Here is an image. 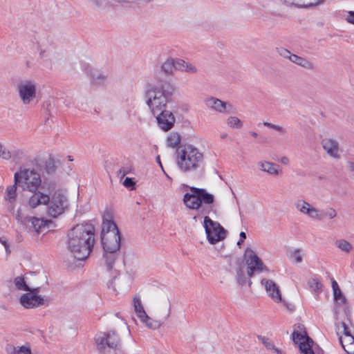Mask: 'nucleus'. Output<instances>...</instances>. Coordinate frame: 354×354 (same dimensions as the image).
Wrapping results in <instances>:
<instances>
[{
	"mask_svg": "<svg viewBox=\"0 0 354 354\" xmlns=\"http://www.w3.org/2000/svg\"><path fill=\"white\" fill-rule=\"evenodd\" d=\"M67 248L77 260L86 259L94 245V227L91 224H79L68 234Z\"/></svg>",
	"mask_w": 354,
	"mask_h": 354,
	"instance_id": "1",
	"label": "nucleus"
},
{
	"mask_svg": "<svg viewBox=\"0 0 354 354\" xmlns=\"http://www.w3.org/2000/svg\"><path fill=\"white\" fill-rule=\"evenodd\" d=\"M176 164L183 173H194L205 164L203 153L192 145L180 146L176 151Z\"/></svg>",
	"mask_w": 354,
	"mask_h": 354,
	"instance_id": "2",
	"label": "nucleus"
},
{
	"mask_svg": "<svg viewBox=\"0 0 354 354\" xmlns=\"http://www.w3.org/2000/svg\"><path fill=\"white\" fill-rule=\"evenodd\" d=\"M173 88L167 84L153 85L147 89L145 97L146 103L153 114L160 113L171 101Z\"/></svg>",
	"mask_w": 354,
	"mask_h": 354,
	"instance_id": "3",
	"label": "nucleus"
},
{
	"mask_svg": "<svg viewBox=\"0 0 354 354\" xmlns=\"http://www.w3.org/2000/svg\"><path fill=\"white\" fill-rule=\"evenodd\" d=\"M191 193H186L183 196V203L185 205L190 209L198 210L202 214L209 213V209L203 206V203L205 205L213 203L214 197L212 194L208 193L205 189L191 187Z\"/></svg>",
	"mask_w": 354,
	"mask_h": 354,
	"instance_id": "4",
	"label": "nucleus"
},
{
	"mask_svg": "<svg viewBox=\"0 0 354 354\" xmlns=\"http://www.w3.org/2000/svg\"><path fill=\"white\" fill-rule=\"evenodd\" d=\"M121 236L116 224L104 219L102 228V243L104 252L117 253L120 248Z\"/></svg>",
	"mask_w": 354,
	"mask_h": 354,
	"instance_id": "5",
	"label": "nucleus"
},
{
	"mask_svg": "<svg viewBox=\"0 0 354 354\" xmlns=\"http://www.w3.org/2000/svg\"><path fill=\"white\" fill-rule=\"evenodd\" d=\"M14 181L24 190L35 193L41 186L40 174L34 169L20 168L14 175Z\"/></svg>",
	"mask_w": 354,
	"mask_h": 354,
	"instance_id": "6",
	"label": "nucleus"
},
{
	"mask_svg": "<svg viewBox=\"0 0 354 354\" xmlns=\"http://www.w3.org/2000/svg\"><path fill=\"white\" fill-rule=\"evenodd\" d=\"M95 341L101 354H123L120 339L113 330L99 335Z\"/></svg>",
	"mask_w": 354,
	"mask_h": 354,
	"instance_id": "7",
	"label": "nucleus"
},
{
	"mask_svg": "<svg viewBox=\"0 0 354 354\" xmlns=\"http://www.w3.org/2000/svg\"><path fill=\"white\" fill-rule=\"evenodd\" d=\"M48 214L53 218H57L64 214L69 208V201L66 192L63 189H57L49 196L48 201Z\"/></svg>",
	"mask_w": 354,
	"mask_h": 354,
	"instance_id": "8",
	"label": "nucleus"
},
{
	"mask_svg": "<svg viewBox=\"0 0 354 354\" xmlns=\"http://www.w3.org/2000/svg\"><path fill=\"white\" fill-rule=\"evenodd\" d=\"M17 91L19 97L24 106L32 107L37 103V84L35 81H21L17 84Z\"/></svg>",
	"mask_w": 354,
	"mask_h": 354,
	"instance_id": "9",
	"label": "nucleus"
},
{
	"mask_svg": "<svg viewBox=\"0 0 354 354\" xmlns=\"http://www.w3.org/2000/svg\"><path fill=\"white\" fill-rule=\"evenodd\" d=\"M203 225L207 240L211 244H214L225 239V231L218 222L212 221L208 216H205Z\"/></svg>",
	"mask_w": 354,
	"mask_h": 354,
	"instance_id": "10",
	"label": "nucleus"
},
{
	"mask_svg": "<svg viewBox=\"0 0 354 354\" xmlns=\"http://www.w3.org/2000/svg\"><path fill=\"white\" fill-rule=\"evenodd\" d=\"M151 313L155 318L165 322L171 314V304L167 297L156 300L151 306Z\"/></svg>",
	"mask_w": 354,
	"mask_h": 354,
	"instance_id": "11",
	"label": "nucleus"
},
{
	"mask_svg": "<svg viewBox=\"0 0 354 354\" xmlns=\"http://www.w3.org/2000/svg\"><path fill=\"white\" fill-rule=\"evenodd\" d=\"M245 260L247 265V273L250 277L254 274L261 273L263 270H266L262 261L250 248L245 250Z\"/></svg>",
	"mask_w": 354,
	"mask_h": 354,
	"instance_id": "12",
	"label": "nucleus"
},
{
	"mask_svg": "<svg viewBox=\"0 0 354 354\" xmlns=\"http://www.w3.org/2000/svg\"><path fill=\"white\" fill-rule=\"evenodd\" d=\"M39 288H34L28 293L23 294L19 299V303L25 308H34L44 304V299L38 295Z\"/></svg>",
	"mask_w": 354,
	"mask_h": 354,
	"instance_id": "13",
	"label": "nucleus"
},
{
	"mask_svg": "<svg viewBox=\"0 0 354 354\" xmlns=\"http://www.w3.org/2000/svg\"><path fill=\"white\" fill-rule=\"evenodd\" d=\"M295 207L301 214L306 215L313 220L320 221L324 219L322 211L304 199L297 200L295 203Z\"/></svg>",
	"mask_w": 354,
	"mask_h": 354,
	"instance_id": "14",
	"label": "nucleus"
},
{
	"mask_svg": "<svg viewBox=\"0 0 354 354\" xmlns=\"http://www.w3.org/2000/svg\"><path fill=\"white\" fill-rule=\"evenodd\" d=\"M261 284L264 286L268 296L275 302H282L287 308L292 310L291 305L288 304L285 301L282 300L281 291L279 286L274 281L271 279H262Z\"/></svg>",
	"mask_w": 354,
	"mask_h": 354,
	"instance_id": "15",
	"label": "nucleus"
},
{
	"mask_svg": "<svg viewBox=\"0 0 354 354\" xmlns=\"http://www.w3.org/2000/svg\"><path fill=\"white\" fill-rule=\"evenodd\" d=\"M332 288L335 301L334 310L335 313H337V311L342 308L345 313V315L348 316L349 313V309L346 304V299L342 294L337 281L334 279L332 280Z\"/></svg>",
	"mask_w": 354,
	"mask_h": 354,
	"instance_id": "16",
	"label": "nucleus"
},
{
	"mask_svg": "<svg viewBox=\"0 0 354 354\" xmlns=\"http://www.w3.org/2000/svg\"><path fill=\"white\" fill-rule=\"evenodd\" d=\"M155 116L158 124L162 130L168 131L174 127L176 119L170 111H161L160 113H156Z\"/></svg>",
	"mask_w": 354,
	"mask_h": 354,
	"instance_id": "17",
	"label": "nucleus"
},
{
	"mask_svg": "<svg viewBox=\"0 0 354 354\" xmlns=\"http://www.w3.org/2000/svg\"><path fill=\"white\" fill-rule=\"evenodd\" d=\"M322 146L330 158L337 160L341 158L339 144L337 140L326 138L322 140Z\"/></svg>",
	"mask_w": 354,
	"mask_h": 354,
	"instance_id": "18",
	"label": "nucleus"
},
{
	"mask_svg": "<svg viewBox=\"0 0 354 354\" xmlns=\"http://www.w3.org/2000/svg\"><path fill=\"white\" fill-rule=\"evenodd\" d=\"M292 339L295 344H299V349L303 354L314 353L312 350V344L313 342L306 335H303L295 330L292 333Z\"/></svg>",
	"mask_w": 354,
	"mask_h": 354,
	"instance_id": "19",
	"label": "nucleus"
},
{
	"mask_svg": "<svg viewBox=\"0 0 354 354\" xmlns=\"http://www.w3.org/2000/svg\"><path fill=\"white\" fill-rule=\"evenodd\" d=\"M49 220L32 216L27 220V228L29 232L39 234L50 223Z\"/></svg>",
	"mask_w": 354,
	"mask_h": 354,
	"instance_id": "20",
	"label": "nucleus"
},
{
	"mask_svg": "<svg viewBox=\"0 0 354 354\" xmlns=\"http://www.w3.org/2000/svg\"><path fill=\"white\" fill-rule=\"evenodd\" d=\"M257 167L261 171H263L270 176H279L282 174V171L280 169L279 165L268 161V160H260L257 162Z\"/></svg>",
	"mask_w": 354,
	"mask_h": 354,
	"instance_id": "21",
	"label": "nucleus"
},
{
	"mask_svg": "<svg viewBox=\"0 0 354 354\" xmlns=\"http://www.w3.org/2000/svg\"><path fill=\"white\" fill-rule=\"evenodd\" d=\"M205 104L207 107L219 113H230V110L228 109V108L232 107L230 104H227L226 102L215 97H209L207 99L205 100Z\"/></svg>",
	"mask_w": 354,
	"mask_h": 354,
	"instance_id": "22",
	"label": "nucleus"
},
{
	"mask_svg": "<svg viewBox=\"0 0 354 354\" xmlns=\"http://www.w3.org/2000/svg\"><path fill=\"white\" fill-rule=\"evenodd\" d=\"M49 201V196L41 192L35 193L29 199V205L31 208H35L39 205H47Z\"/></svg>",
	"mask_w": 354,
	"mask_h": 354,
	"instance_id": "23",
	"label": "nucleus"
},
{
	"mask_svg": "<svg viewBox=\"0 0 354 354\" xmlns=\"http://www.w3.org/2000/svg\"><path fill=\"white\" fill-rule=\"evenodd\" d=\"M339 342L348 354H354V337L352 335L340 336Z\"/></svg>",
	"mask_w": 354,
	"mask_h": 354,
	"instance_id": "24",
	"label": "nucleus"
},
{
	"mask_svg": "<svg viewBox=\"0 0 354 354\" xmlns=\"http://www.w3.org/2000/svg\"><path fill=\"white\" fill-rule=\"evenodd\" d=\"M17 185H18V183H16L14 181L13 185H10L7 187L5 194H4L5 200L6 201H8L11 205H12L17 200Z\"/></svg>",
	"mask_w": 354,
	"mask_h": 354,
	"instance_id": "25",
	"label": "nucleus"
},
{
	"mask_svg": "<svg viewBox=\"0 0 354 354\" xmlns=\"http://www.w3.org/2000/svg\"><path fill=\"white\" fill-rule=\"evenodd\" d=\"M192 66V64L178 57H168L162 66Z\"/></svg>",
	"mask_w": 354,
	"mask_h": 354,
	"instance_id": "26",
	"label": "nucleus"
},
{
	"mask_svg": "<svg viewBox=\"0 0 354 354\" xmlns=\"http://www.w3.org/2000/svg\"><path fill=\"white\" fill-rule=\"evenodd\" d=\"M259 339H261L262 344L265 346L266 349L273 354H283V351L277 348L274 342L269 338L265 337H260Z\"/></svg>",
	"mask_w": 354,
	"mask_h": 354,
	"instance_id": "27",
	"label": "nucleus"
},
{
	"mask_svg": "<svg viewBox=\"0 0 354 354\" xmlns=\"http://www.w3.org/2000/svg\"><path fill=\"white\" fill-rule=\"evenodd\" d=\"M87 73H89L91 81L95 84H102L106 79L98 68H91Z\"/></svg>",
	"mask_w": 354,
	"mask_h": 354,
	"instance_id": "28",
	"label": "nucleus"
},
{
	"mask_svg": "<svg viewBox=\"0 0 354 354\" xmlns=\"http://www.w3.org/2000/svg\"><path fill=\"white\" fill-rule=\"evenodd\" d=\"M133 307L135 313L140 319L141 318H147V313L144 310L139 296H135L133 297Z\"/></svg>",
	"mask_w": 354,
	"mask_h": 354,
	"instance_id": "29",
	"label": "nucleus"
},
{
	"mask_svg": "<svg viewBox=\"0 0 354 354\" xmlns=\"http://www.w3.org/2000/svg\"><path fill=\"white\" fill-rule=\"evenodd\" d=\"M181 141V136L177 132H171L167 136V145L171 148H175L179 145Z\"/></svg>",
	"mask_w": 354,
	"mask_h": 354,
	"instance_id": "30",
	"label": "nucleus"
},
{
	"mask_svg": "<svg viewBox=\"0 0 354 354\" xmlns=\"http://www.w3.org/2000/svg\"><path fill=\"white\" fill-rule=\"evenodd\" d=\"M142 322L145 324L146 326L149 328L156 329L160 327V326L164 323L160 319L156 318V319H153L151 317H149L147 315V318H141L140 319Z\"/></svg>",
	"mask_w": 354,
	"mask_h": 354,
	"instance_id": "31",
	"label": "nucleus"
},
{
	"mask_svg": "<svg viewBox=\"0 0 354 354\" xmlns=\"http://www.w3.org/2000/svg\"><path fill=\"white\" fill-rule=\"evenodd\" d=\"M335 245L338 249L346 253L351 252L353 249L352 244L344 239H337L335 242Z\"/></svg>",
	"mask_w": 354,
	"mask_h": 354,
	"instance_id": "32",
	"label": "nucleus"
},
{
	"mask_svg": "<svg viewBox=\"0 0 354 354\" xmlns=\"http://www.w3.org/2000/svg\"><path fill=\"white\" fill-rule=\"evenodd\" d=\"M292 63L295 64L299 66H312L313 64L310 62L306 58L292 54L289 59Z\"/></svg>",
	"mask_w": 354,
	"mask_h": 354,
	"instance_id": "33",
	"label": "nucleus"
},
{
	"mask_svg": "<svg viewBox=\"0 0 354 354\" xmlns=\"http://www.w3.org/2000/svg\"><path fill=\"white\" fill-rule=\"evenodd\" d=\"M10 159H12L15 162H18L25 158L26 153L25 150L20 148H14L12 151H10Z\"/></svg>",
	"mask_w": 354,
	"mask_h": 354,
	"instance_id": "34",
	"label": "nucleus"
},
{
	"mask_svg": "<svg viewBox=\"0 0 354 354\" xmlns=\"http://www.w3.org/2000/svg\"><path fill=\"white\" fill-rule=\"evenodd\" d=\"M324 0H298L299 8L315 7L322 3Z\"/></svg>",
	"mask_w": 354,
	"mask_h": 354,
	"instance_id": "35",
	"label": "nucleus"
},
{
	"mask_svg": "<svg viewBox=\"0 0 354 354\" xmlns=\"http://www.w3.org/2000/svg\"><path fill=\"white\" fill-rule=\"evenodd\" d=\"M14 283L15 287L19 290L29 291L32 290V288H29L26 284L24 278L22 277H16L14 280Z\"/></svg>",
	"mask_w": 354,
	"mask_h": 354,
	"instance_id": "36",
	"label": "nucleus"
},
{
	"mask_svg": "<svg viewBox=\"0 0 354 354\" xmlns=\"http://www.w3.org/2000/svg\"><path fill=\"white\" fill-rule=\"evenodd\" d=\"M227 126L232 129H240L242 127V122L236 116H230L227 119Z\"/></svg>",
	"mask_w": 354,
	"mask_h": 354,
	"instance_id": "37",
	"label": "nucleus"
},
{
	"mask_svg": "<svg viewBox=\"0 0 354 354\" xmlns=\"http://www.w3.org/2000/svg\"><path fill=\"white\" fill-rule=\"evenodd\" d=\"M116 253H107L105 252L103 257L105 260L106 266L107 270H111L113 268V266L115 263V260L116 259Z\"/></svg>",
	"mask_w": 354,
	"mask_h": 354,
	"instance_id": "38",
	"label": "nucleus"
},
{
	"mask_svg": "<svg viewBox=\"0 0 354 354\" xmlns=\"http://www.w3.org/2000/svg\"><path fill=\"white\" fill-rule=\"evenodd\" d=\"M337 334L343 333L344 335H351V331L344 322H339L337 326Z\"/></svg>",
	"mask_w": 354,
	"mask_h": 354,
	"instance_id": "39",
	"label": "nucleus"
},
{
	"mask_svg": "<svg viewBox=\"0 0 354 354\" xmlns=\"http://www.w3.org/2000/svg\"><path fill=\"white\" fill-rule=\"evenodd\" d=\"M308 285L310 288L314 291H320L322 288V284L317 279H310L308 281Z\"/></svg>",
	"mask_w": 354,
	"mask_h": 354,
	"instance_id": "40",
	"label": "nucleus"
},
{
	"mask_svg": "<svg viewBox=\"0 0 354 354\" xmlns=\"http://www.w3.org/2000/svg\"><path fill=\"white\" fill-rule=\"evenodd\" d=\"M13 354H32V351L28 346H16L14 347Z\"/></svg>",
	"mask_w": 354,
	"mask_h": 354,
	"instance_id": "41",
	"label": "nucleus"
},
{
	"mask_svg": "<svg viewBox=\"0 0 354 354\" xmlns=\"http://www.w3.org/2000/svg\"><path fill=\"white\" fill-rule=\"evenodd\" d=\"M322 214L324 216V218H328L329 219H333L337 216V212L333 207H328L322 212Z\"/></svg>",
	"mask_w": 354,
	"mask_h": 354,
	"instance_id": "42",
	"label": "nucleus"
},
{
	"mask_svg": "<svg viewBox=\"0 0 354 354\" xmlns=\"http://www.w3.org/2000/svg\"><path fill=\"white\" fill-rule=\"evenodd\" d=\"M0 158L8 160H10V150L8 149L3 145L0 142Z\"/></svg>",
	"mask_w": 354,
	"mask_h": 354,
	"instance_id": "43",
	"label": "nucleus"
},
{
	"mask_svg": "<svg viewBox=\"0 0 354 354\" xmlns=\"http://www.w3.org/2000/svg\"><path fill=\"white\" fill-rule=\"evenodd\" d=\"M276 52L281 57L288 59H290V57L292 55V53L288 49L283 47L276 48Z\"/></svg>",
	"mask_w": 354,
	"mask_h": 354,
	"instance_id": "44",
	"label": "nucleus"
},
{
	"mask_svg": "<svg viewBox=\"0 0 354 354\" xmlns=\"http://www.w3.org/2000/svg\"><path fill=\"white\" fill-rule=\"evenodd\" d=\"M236 274H237V281L241 285H244L246 282V279L244 274V270L243 268H239L236 270Z\"/></svg>",
	"mask_w": 354,
	"mask_h": 354,
	"instance_id": "45",
	"label": "nucleus"
},
{
	"mask_svg": "<svg viewBox=\"0 0 354 354\" xmlns=\"http://www.w3.org/2000/svg\"><path fill=\"white\" fill-rule=\"evenodd\" d=\"M280 1L288 7H296L299 8L298 0H280Z\"/></svg>",
	"mask_w": 354,
	"mask_h": 354,
	"instance_id": "46",
	"label": "nucleus"
},
{
	"mask_svg": "<svg viewBox=\"0 0 354 354\" xmlns=\"http://www.w3.org/2000/svg\"><path fill=\"white\" fill-rule=\"evenodd\" d=\"M291 258H292V261L295 263H301L302 261V255L301 254L299 250L295 251L291 254Z\"/></svg>",
	"mask_w": 354,
	"mask_h": 354,
	"instance_id": "47",
	"label": "nucleus"
},
{
	"mask_svg": "<svg viewBox=\"0 0 354 354\" xmlns=\"http://www.w3.org/2000/svg\"><path fill=\"white\" fill-rule=\"evenodd\" d=\"M135 183L131 178H126L123 182V185L126 187H133Z\"/></svg>",
	"mask_w": 354,
	"mask_h": 354,
	"instance_id": "48",
	"label": "nucleus"
},
{
	"mask_svg": "<svg viewBox=\"0 0 354 354\" xmlns=\"http://www.w3.org/2000/svg\"><path fill=\"white\" fill-rule=\"evenodd\" d=\"M0 243L5 247L6 252L8 254L10 253L9 244L3 237H0Z\"/></svg>",
	"mask_w": 354,
	"mask_h": 354,
	"instance_id": "49",
	"label": "nucleus"
},
{
	"mask_svg": "<svg viewBox=\"0 0 354 354\" xmlns=\"http://www.w3.org/2000/svg\"><path fill=\"white\" fill-rule=\"evenodd\" d=\"M273 130H275L282 134H286L287 133L286 129L281 126H279V125L274 124V127H273Z\"/></svg>",
	"mask_w": 354,
	"mask_h": 354,
	"instance_id": "50",
	"label": "nucleus"
},
{
	"mask_svg": "<svg viewBox=\"0 0 354 354\" xmlns=\"http://www.w3.org/2000/svg\"><path fill=\"white\" fill-rule=\"evenodd\" d=\"M37 50L39 51V55L43 57L46 53L48 52V50L46 48H43L41 44H38Z\"/></svg>",
	"mask_w": 354,
	"mask_h": 354,
	"instance_id": "51",
	"label": "nucleus"
},
{
	"mask_svg": "<svg viewBox=\"0 0 354 354\" xmlns=\"http://www.w3.org/2000/svg\"><path fill=\"white\" fill-rule=\"evenodd\" d=\"M348 22L354 24V11H349L346 17Z\"/></svg>",
	"mask_w": 354,
	"mask_h": 354,
	"instance_id": "52",
	"label": "nucleus"
},
{
	"mask_svg": "<svg viewBox=\"0 0 354 354\" xmlns=\"http://www.w3.org/2000/svg\"><path fill=\"white\" fill-rule=\"evenodd\" d=\"M128 171L124 168H121L118 171V176L120 178H123L127 174Z\"/></svg>",
	"mask_w": 354,
	"mask_h": 354,
	"instance_id": "53",
	"label": "nucleus"
},
{
	"mask_svg": "<svg viewBox=\"0 0 354 354\" xmlns=\"http://www.w3.org/2000/svg\"><path fill=\"white\" fill-rule=\"evenodd\" d=\"M346 167L350 172H354V162L348 161L346 162Z\"/></svg>",
	"mask_w": 354,
	"mask_h": 354,
	"instance_id": "54",
	"label": "nucleus"
},
{
	"mask_svg": "<svg viewBox=\"0 0 354 354\" xmlns=\"http://www.w3.org/2000/svg\"><path fill=\"white\" fill-rule=\"evenodd\" d=\"M184 71L187 73H196L197 72L196 68H185Z\"/></svg>",
	"mask_w": 354,
	"mask_h": 354,
	"instance_id": "55",
	"label": "nucleus"
},
{
	"mask_svg": "<svg viewBox=\"0 0 354 354\" xmlns=\"http://www.w3.org/2000/svg\"><path fill=\"white\" fill-rule=\"evenodd\" d=\"M289 159L286 156H283L280 158V162L285 165H288L289 164Z\"/></svg>",
	"mask_w": 354,
	"mask_h": 354,
	"instance_id": "56",
	"label": "nucleus"
},
{
	"mask_svg": "<svg viewBox=\"0 0 354 354\" xmlns=\"http://www.w3.org/2000/svg\"><path fill=\"white\" fill-rule=\"evenodd\" d=\"M162 69H164V72L166 73V74H171L173 73L172 71V68L171 67H169V68H162Z\"/></svg>",
	"mask_w": 354,
	"mask_h": 354,
	"instance_id": "57",
	"label": "nucleus"
},
{
	"mask_svg": "<svg viewBox=\"0 0 354 354\" xmlns=\"http://www.w3.org/2000/svg\"><path fill=\"white\" fill-rule=\"evenodd\" d=\"M263 125H264L265 127H268V128H270V129H273V127H274V124H272V123H270V122H263Z\"/></svg>",
	"mask_w": 354,
	"mask_h": 354,
	"instance_id": "58",
	"label": "nucleus"
},
{
	"mask_svg": "<svg viewBox=\"0 0 354 354\" xmlns=\"http://www.w3.org/2000/svg\"><path fill=\"white\" fill-rule=\"evenodd\" d=\"M156 161L158 163V165H160V167L162 168V169L163 170V167H162V165L161 161H160V156H158L156 157Z\"/></svg>",
	"mask_w": 354,
	"mask_h": 354,
	"instance_id": "59",
	"label": "nucleus"
},
{
	"mask_svg": "<svg viewBox=\"0 0 354 354\" xmlns=\"http://www.w3.org/2000/svg\"><path fill=\"white\" fill-rule=\"evenodd\" d=\"M240 237H241V240H243V239H246V234L244 232H241L240 233Z\"/></svg>",
	"mask_w": 354,
	"mask_h": 354,
	"instance_id": "60",
	"label": "nucleus"
},
{
	"mask_svg": "<svg viewBox=\"0 0 354 354\" xmlns=\"http://www.w3.org/2000/svg\"><path fill=\"white\" fill-rule=\"evenodd\" d=\"M250 134L254 138H257L258 136V134L254 131L250 132Z\"/></svg>",
	"mask_w": 354,
	"mask_h": 354,
	"instance_id": "61",
	"label": "nucleus"
},
{
	"mask_svg": "<svg viewBox=\"0 0 354 354\" xmlns=\"http://www.w3.org/2000/svg\"><path fill=\"white\" fill-rule=\"evenodd\" d=\"M227 136V133H223V134H221V138L222 139L225 138Z\"/></svg>",
	"mask_w": 354,
	"mask_h": 354,
	"instance_id": "62",
	"label": "nucleus"
},
{
	"mask_svg": "<svg viewBox=\"0 0 354 354\" xmlns=\"http://www.w3.org/2000/svg\"><path fill=\"white\" fill-rule=\"evenodd\" d=\"M243 241V240H239L238 242H237V245H241V242Z\"/></svg>",
	"mask_w": 354,
	"mask_h": 354,
	"instance_id": "63",
	"label": "nucleus"
}]
</instances>
